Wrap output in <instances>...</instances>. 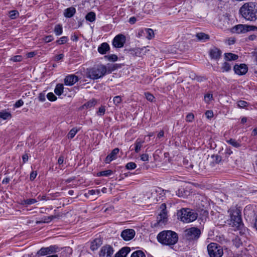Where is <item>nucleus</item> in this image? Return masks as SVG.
<instances>
[{"instance_id":"obj_1","label":"nucleus","mask_w":257,"mask_h":257,"mask_svg":"<svg viewBox=\"0 0 257 257\" xmlns=\"http://www.w3.org/2000/svg\"><path fill=\"white\" fill-rule=\"evenodd\" d=\"M239 12L242 17L248 21H254L257 19V3H246L240 8Z\"/></svg>"},{"instance_id":"obj_2","label":"nucleus","mask_w":257,"mask_h":257,"mask_svg":"<svg viewBox=\"0 0 257 257\" xmlns=\"http://www.w3.org/2000/svg\"><path fill=\"white\" fill-rule=\"evenodd\" d=\"M159 242L162 244L171 245L175 244L178 241V237L177 234L171 230H164L157 236Z\"/></svg>"},{"instance_id":"obj_3","label":"nucleus","mask_w":257,"mask_h":257,"mask_svg":"<svg viewBox=\"0 0 257 257\" xmlns=\"http://www.w3.org/2000/svg\"><path fill=\"white\" fill-rule=\"evenodd\" d=\"M116 69L114 66L108 67V68L103 65H99L96 67L91 68L88 70V77L92 79H97L103 76L107 72L111 73Z\"/></svg>"},{"instance_id":"obj_4","label":"nucleus","mask_w":257,"mask_h":257,"mask_svg":"<svg viewBox=\"0 0 257 257\" xmlns=\"http://www.w3.org/2000/svg\"><path fill=\"white\" fill-rule=\"evenodd\" d=\"M180 219L184 223L191 222L197 218V214L189 208H183L180 210Z\"/></svg>"},{"instance_id":"obj_5","label":"nucleus","mask_w":257,"mask_h":257,"mask_svg":"<svg viewBox=\"0 0 257 257\" xmlns=\"http://www.w3.org/2000/svg\"><path fill=\"white\" fill-rule=\"evenodd\" d=\"M207 250L210 257H221L223 254L222 247L214 242L210 243L208 245Z\"/></svg>"},{"instance_id":"obj_6","label":"nucleus","mask_w":257,"mask_h":257,"mask_svg":"<svg viewBox=\"0 0 257 257\" xmlns=\"http://www.w3.org/2000/svg\"><path fill=\"white\" fill-rule=\"evenodd\" d=\"M228 212L230 216V224L233 227H239L241 223L240 211L237 209H229Z\"/></svg>"},{"instance_id":"obj_7","label":"nucleus","mask_w":257,"mask_h":257,"mask_svg":"<svg viewBox=\"0 0 257 257\" xmlns=\"http://www.w3.org/2000/svg\"><path fill=\"white\" fill-rule=\"evenodd\" d=\"M200 234V230L196 227H191L184 231V236L188 240H197Z\"/></svg>"},{"instance_id":"obj_8","label":"nucleus","mask_w":257,"mask_h":257,"mask_svg":"<svg viewBox=\"0 0 257 257\" xmlns=\"http://www.w3.org/2000/svg\"><path fill=\"white\" fill-rule=\"evenodd\" d=\"M160 212L157 216V222L159 224H163L167 221L168 216L166 210V205L165 203L162 204L159 208Z\"/></svg>"},{"instance_id":"obj_9","label":"nucleus","mask_w":257,"mask_h":257,"mask_svg":"<svg viewBox=\"0 0 257 257\" xmlns=\"http://www.w3.org/2000/svg\"><path fill=\"white\" fill-rule=\"evenodd\" d=\"M257 31V27L253 26L239 24L231 29V32H249Z\"/></svg>"},{"instance_id":"obj_10","label":"nucleus","mask_w":257,"mask_h":257,"mask_svg":"<svg viewBox=\"0 0 257 257\" xmlns=\"http://www.w3.org/2000/svg\"><path fill=\"white\" fill-rule=\"evenodd\" d=\"M125 42V37L122 34H119L113 39L112 44L115 48H121Z\"/></svg>"},{"instance_id":"obj_11","label":"nucleus","mask_w":257,"mask_h":257,"mask_svg":"<svg viewBox=\"0 0 257 257\" xmlns=\"http://www.w3.org/2000/svg\"><path fill=\"white\" fill-rule=\"evenodd\" d=\"M113 252L112 247L109 245H106L101 248L99 255L101 257H111Z\"/></svg>"},{"instance_id":"obj_12","label":"nucleus","mask_w":257,"mask_h":257,"mask_svg":"<svg viewBox=\"0 0 257 257\" xmlns=\"http://www.w3.org/2000/svg\"><path fill=\"white\" fill-rule=\"evenodd\" d=\"M135 231L133 229H126L122 231L121 236L125 241L133 239L135 235Z\"/></svg>"},{"instance_id":"obj_13","label":"nucleus","mask_w":257,"mask_h":257,"mask_svg":"<svg viewBox=\"0 0 257 257\" xmlns=\"http://www.w3.org/2000/svg\"><path fill=\"white\" fill-rule=\"evenodd\" d=\"M235 73L239 75L245 74L247 72V67L244 64H240L239 65H235L233 68Z\"/></svg>"},{"instance_id":"obj_14","label":"nucleus","mask_w":257,"mask_h":257,"mask_svg":"<svg viewBox=\"0 0 257 257\" xmlns=\"http://www.w3.org/2000/svg\"><path fill=\"white\" fill-rule=\"evenodd\" d=\"M78 81V77L71 74L66 76L64 79V83L66 85L72 86Z\"/></svg>"},{"instance_id":"obj_15","label":"nucleus","mask_w":257,"mask_h":257,"mask_svg":"<svg viewBox=\"0 0 257 257\" xmlns=\"http://www.w3.org/2000/svg\"><path fill=\"white\" fill-rule=\"evenodd\" d=\"M119 149L116 148L114 149L112 152L109 154L105 158V162L106 163H109L112 161L116 158V155L119 152Z\"/></svg>"},{"instance_id":"obj_16","label":"nucleus","mask_w":257,"mask_h":257,"mask_svg":"<svg viewBox=\"0 0 257 257\" xmlns=\"http://www.w3.org/2000/svg\"><path fill=\"white\" fill-rule=\"evenodd\" d=\"M130 251V248L128 247H123L115 254L114 257H126Z\"/></svg>"},{"instance_id":"obj_17","label":"nucleus","mask_w":257,"mask_h":257,"mask_svg":"<svg viewBox=\"0 0 257 257\" xmlns=\"http://www.w3.org/2000/svg\"><path fill=\"white\" fill-rule=\"evenodd\" d=\"M221 51L216 48H214L210 51V56L212 59H218L221 55Z\"/></svg>"},{"instance_id":"obj_18","label":"nucleus","mask_w":257,"mask_h":257,"mask_svg":"<svg viewBox=\"0 0 257 257\" xmlns=\"http://www.w3.org/2000/svg\"><path fill=\"white\" fill-rule=\"evenodd\" d=\"M109 46L107 43H103L98 48V51L101 54H105L109 50Z\"/></svg>"},{"instance_id":"obj_19","label":"nucleus","mask_w":257,"mask_h":257,"mask_svg":"<svg viewBox=\"0 0 257 257\" xmlns=\"http://www.w3.org/2000/svg\"><path fill=\"white\" fill-rule=\"evenodd\" d=\"M102 241L100 238L95 239L91 244L90 248L92 250H95L101 245Z\"/></svg>"},{"instance_id":"obj_20","label":"nucleus","mask_w":257,"mask_h":257,"mask_svg":"<svg viewBox=\"0 0 257 257\" xmlns=\"http://www.w3.org/2000/svg\"><path fill=\"white\" fill-rule=\"evenodd\" d=\"M76 13V9L73 7H70L66 9L65 11L64 15L66 18H71Z\"/></svg>"},{"instance_id":"obj_21","label":"nucleus","mask_w":257,"mask_h":257,"mask_svg":"<svg viewBox=\"0 0 257 257\" xmlns=\"http://www.w3.org/2000/svg\"><path fill=\"white\" fill-rule=\"evenodd\" d=\"M196 37L199 41L204 42L209 39V36L205 33H197Z\"/></svg>"},{"instance_id":"obj_22","label":"nucleus","mask_w":257,"mask_h":257,"mask_svg":"<svg viewBox=\"0 0 257 257\" xmlns=\"http://www.w3.org/2000/svg\"><path fill=\"white\" fill-rule=\"evenodd\" d=\"M12 117V114L10 112L6 110H3L0 111V118L4 119H9Z\"/></svg>"},{"instance_id":"obj_23","label":"nucleus","mask_w":257,"mask_h":257,"mask_svg":"<svg viewBox=\"0 0 257 257\" xmlns=\"http://www.w3.org/2000/svg\"><path fill=\"white\" fill-rule=\"evenodd\" d=\"M144 143V141L140 139H138L135 142V152L136 153H139L141 150V148L143 146V145Z\"/></svg>"},{"instance_id":"obj_24","label":"nucleus","mask_w":257,"mask_h":257,"mask_svg":"<svg viewBox=\"0 0 257 257\" xmlns=\"http://www.w3.org/2000/svg\"><path fill=\"white\" fill-rule=\"evenodd\" d=\"M64 86L62 84H58L54 90V92L57 95H61L63 92Z\"/></svg>"},{"instance_id":"obj_25","label":"nucleus","mask_w":257,"mask_h":257,"mask_svg":"<svg viewBox=\"0 0 257 257\" xmlns=\"http://www.w3.org/2000/svg\"><path fill=\"white\" fill-rule=\"evenodd\" d=\"M85 19L87 21L92 22L95 20L96 15L94 12H89L85 16Z\"/></svg>"},{"instance_id":"obj_26","label":"nucleus","mask_w":257,"mask_h":257,"mask_svg":"<svg viewBox=\"0 0 257 257\" xmlns=\"http://www.w3.org/2000/svg\"><path fill=\"white\" fill-rule=\"evenodd\" d=\"M238 58V57L237 55L231 53L225 54V59L227 61L235 60Z\"/></svg>"},{"instance_id":"obj_27","label":"nucleus","mask_w":257,"mask_h":257,"mask_svg":"<svg viewBox=\"0 0 257 257\" xmlns=\"http://www.w3.org/2000/svg\"><path fill=\"white\" fill-rule=\"evenodd\" d=\"M231 68V64L229 63L225 62L222 64V66L221 67L222 71L224 72H228L229 70H230Z\"/></svg>"},{"instance_id":"obj_28","label":"nucleus","mask_w":257,"mask_h":257,"mask_svg":"<svg viewBox=\"0 0 257 257\" xmlns=\"http://www.w3.org/2000/svg\"><path fill=\"white\" fill-rule=\"evenodd\" d=\"M96 101L94 100H90L87 103H85L82 106V108H91L93 106H94L96 104Z\"/></svg>"},{"instance_id":"obj_29","label":"nucleus","mask_w":257,"mask_h":257,"mask_svg":"<svg viewBox=\"0 0 257 257\" xmlns=\"http://www.w3.org/2000/svg\"><path fill=\"white\" fill-rule=\"evenodd\" d=\"M19 16V13L18 11L12 10L9 12V17L11 19H15Z\"/></svg>"},{"instance_id":"obj_30","label":"nucleus","mask_w":257,"mask_h":257,"mask_svg":"<svg viewBox=\"0 0 257 257\" xmlns=\"http://www.w3.org/2000/svg\"><path fill=\"white\" fill-rule=\"evenodd\" d=\"M112 172L111 170H108L99 172L97 173V176H108L112 174Z\"/></svg>"},{"instance_id":"obj_31","label":"nucleus","mask_w":257,"mask_h":257,"mask_svg":"<svg viewBox=\"0 0 257 257\" xmlns=\"http://www.w3.org/2000/svg\"><path fill=\"white\" fill-rule=\"evenodd\" d=\"M131 257H146V255L142 251L137 250L132 254Z\"/></svg>"},{"instance_id":"obj_32","label":"nucleus","mask_w":257,"mask_h":257,"mask_svg":"<svg viewBox=\"0 0 257 257\" xmlns=\"http://www.w3.org/2000/svg\"><path fill=\"white\" fill-rule=\"evenodd\" d=\"M227 142L235 148H238L240 146V144L234 139H231L227 141Z\"/></svg>"},{"instance_id":"obj_33","label":"nucleus","mask_w":257,"mask_h":257,"mask_svg":"<svg viewBox=\"0 0 257 257\" xmlns=\"http://www.w3.org/2000/svg\"><path fill=\"white\" fill-rule=\"evenodd\" d=\"M78 132L77 129L76 128H73L71 129L67 135L68 139H72L76 135Z\"/></svg>"},{"instance_id":"obj_34","label":"nucleus","mask_w":257,"mask_h":257,"mask_svg":"<svg viewBox=\"0 0 257 257\" xmlns=\"http://www.w3.org/2000/svg\"><path fill=\"white\" fill-rule=\"evenodd\" d=\"M37 202V201L35 199H30L24 200L22 202V204H23V205H25V204L31 205V204H34Z\"/></svg>"},{"instance_id":"obj_35","label":"nucleus","mask_w":257,"mask_h":257,"mask_svg":"<svg viewBox=\"0 0 257 257\" xmlns=\"http://www.w3.org/2000/svg\"><path fill=\"white\" fill-rule=\"evenodd\" d=\"M55 217L54 216H50L48 217H44L42 219V220L40 221H37V223H39L40 222H44V223H48L51 220H52Z\"/></svg>"},{"instance_id":"obj_36","label":"nucleus","mask_w":257,"mask_h":257,"mask_svg":"<svg viewBox=\"0 0 257 257\" xmlns=\"http://www.w3.org/2000/svg\"><path fill=\"white\" fill-rule=\"evenodd\" d=\"M105 58H106L109 61H111L113 62L116 61L117 60V56L115 54H111L110 55L105 56Z\"/></svg>"},{"instance_id":"obj_37","label":"nucleus","mask_w":257,"mask_h":257,"mask_svg":"<svg viewBox=\"0 0 257 257\" xmlns=\"http://www.w3.org/2000/svg\"><path fill=\"white\" fill-rule=\"evenodd\" d=\"M113 101L115 105H118L121 102L122 98L120 96H116L113 98Z\"/></svg>"},{"instance_id":"obj_38","label":"nucleus","mask_w":257,"mask_h":257,"mask_svg":"<svg viewBox=\"0 0 257 257\" xmlns=\"http://www.w3.org/2000/svg\"><path fill=\"white\" fill-rule=\"evenodd\" d=\"M125 167L128 170H133L137 167V165L134 162H129L126 164Z\"/></svg>"},{"instance_id":"obj_39","label":"nucleus","mask_w":257,"mask_h":257,"mask_svg":"<svg viewBox=\"0 0 257 257\" xmlns=\"http://www.w3.org/2000/svg\"><path fill=\"white\" fill-rule=\"evenodd\" d=\"M47 97L48 100L51 101H55L57 99L56 96L52 92L48 93L47 95Z\"/></svg>"},{"instance_id":"obj_40","label":"nucleus","mask_w":257,"mask_h":257,"mask_svg":"<svg viewBox=\"0 0 257 257\" xmlns=\"http://www.w3.org/2000/svg\"><path fill=\"white\" fill-rule=\"evenodd\" d=\"M105 112V108L104 106H101L98 109V111L97 112V114L98 115L102 116L104 114Z\"/></svg>"},{"instance_id":"obj_41","label":"nucleus","mask_w":257,"mask_h":257,"mask_svg":"<svg viewBox=\"0 0 257 257\" xmlns=\"http://www.w3.org/2000/svg\"><path fill=\"white\" fill-rule=\"evenodd\" d=\"M194 116L192 113H188L186 117V120L188 122H192L194 120Z\"/></svg>"},{"instance_id":"obj_42","label":"nucleus","mask_w":257,"mask_h":257,"mask_svg":"<svg viewBox=\"0 0 257 257\" xmlns=\"http://www.w3.org/2000/svg\"><path fill=\"white\" fill-rule=\"evenodd\" d=\"M22 60V57L20 55L15 56L11 58V60L14 62H20Z\"/></svg>"},{"instance_id":"obj_43","label":"nucleus","mask_w":257,"mask_h":257,"mask_svg":"<svg viewBox=\"0 0 257 257\" xmlns=\"http://www.w3.org/2000/svg\"><path fill=\"white\" fill-rule=\"evenodd\" d=\"M233 244L236 247H238L242 244V242L239 238L236 237L233 240Z\"/></svg>"},{"instance_id":"obj_44","label":"nucleus","mask_w":257,"mask_h":257,"mask_svg":"<svg viewBox=\"0 0 257 257\" xmlns=\"http://www.w3.org/2000/svg\"><path fill=\"white\" fill-rule=\"evenodd\" d=\"M212 99V94H206L204 96V100L207 103H209V101Z\"/></svg>"},{"instance_id":"obj_45","label":"nucleus","mask_w":257,"mask_h":257,"mask_svg":"<svg viewBox=\"0 0 257 257\" xmlns=\"http://www.w3.org/2000/svg\"><path fill=\"white\" fill-rule=\"evenodd\" d=\"M247 102L243 100H240L237 102V106L240 108H244L246 106Z\"/></svg>"},{"instance_id":"obj_46","label":"nucleus","mask_w":257,"mask_h":257,"mask_svg":"<svg viewBox=\"0 0 257 257\" xmlns=\"http://www.w3.org/2000/svg\"><path fill=\"white\" fill-rule=\"evenodd\" d=\"M49 250L48 248H42L39 251V253L41 255H45L49 252Z\"/></svg>"},{"instance_id":"obj_47","label":"nucleus","mask_w":257,"mask_h":257,"mask_svg":"<svg viewBox=\"0 0 257 257\" xmlns=\"http://www.w3.org/2000/svg\"><path fill=\"white\" fill-rule=\"evenodd\" d=\"M24 104V101L22 99H19L14 104V106L16 108L20 107Z\"/></svg>"},{"instance_id":"obj_48","label":"nucleus","mask_w":257,"mask_h":257,"mask_svg":"<svg viewBox=\"0 0 257 257\" xmlns=\"http://www.w3.org/2000/svg\"><path fill=\"white\" fill-rule=\"evenodd\" d=\"M145 96L146 99L150 101H152L154 99V96L149 93H146Z\"/></svg>"},{"instance_id":"obj_49","label":"nucleus","mask_w":257,"mask_h":257,"mask_svg":"<svg viewBox=\"0 0 257 257\" xmlns=\"http://www.w3.org/2000/svg\"><path fill=\"white\" fill-rule=\"evenodd\" d=\"M67 41V38L66 37H63L61 38L59 40H57V43L59 44H63L65 43Z\"/></svg>"},{"instance_id":"obj_50","label":"nucleus","mask_w":257,"mask_h":257,"mask_svg":"<svg viewBox=\"0 0 257 257\" xmlns=\"http://www.w3.org/2000/svg\"><path fill=\"white\" fill-rule=\"evenodd\" d=\"M205 115L207 118L210 119L213 116V113L211 110H207L205 112Z\"/></svg>"},{"instance_id":"obj_51","label":"nucleus","mask_w":257,"mask_h":257,"mask_svg":"<svg viewBox=\"0 0 257 257\" xmlns=\"http://www.w3.org/2000/svg\"><path fill=\"white\" fill-rule=\"evenodd\" d=\"M88 194L91 195H93L96 194H99L100 193V190H90L88 191Z\"/></svg>"},{"instance_id":"obj_52","label":"nucleus","mask_w":257,"mask_h":257,"mask_svg":"<svg viewBox=\"0 0 257 257\" xmlns=\"http://www.w3.org/2000/svg\"><path fill=\"white\" fill-rule=\"evenodd\" d=\"M141 160L142 161H149V155L147 154H142L141 156Z\"/></svg>"},{"instance_id":"obj_53","label":"nucleus","mask_w":257,"mask_h":257,"mask_svg":"<svg viewBox=\"0 0 257 257\" xmlns=\"http://www.w3.org/2000/svg\"><path fill=\"white\" fill-rule=\"evenodd\" d=\"M62 27L60 25H57L54 29V32H62Z\"/></svg>"},{"instance_id":"obj_54","label":"nucleus","mask_w":257,"mask_h":257,"mask_svg":"<svg viewBox=\"0 0 257 257\" xmlns=\"http://www.w3.org/2000/svg\"><path fill=\"white\" fill-rule=\"evenodd\" d=\"M37 175L36 171H33L30 174V179L31 180H34Z\"/></svg>"},{"instance_id":"obj_55","label":"nucleus","mask_w":257,"mask_h":257,"mask_svg":"<svg viewBox=\"0 0 257 257\" xmlns=\"http://www.w3.org/2000/svg\"><path fill=\"white\" fill-rule=\"evenodd\" d=\"M235 41V40L234 38H230L227 40L226 43L228 45H230L233 44Z\"/></svg>"},{"instance_id":"obj_56","label":"nucleus","mask_w":257,"mask_h":257,"mask_svg":"<svg viewBox=\"0 0 257 257\" xmlns=\"http://www.w3.org/2000/svg\"><path fill=\"white\" fill-rule=\"evenodd\" d=\"M28 159L29 156L27 154H25L22 156V160L24 164L27 162L28 161Z\"/></svg>"},{"instance_id":"obj_57","label":"nucleus","mask_w":257,"mask_h":257,"mask_svg":"<svg viewBox=\"0 0 257 257\" xmlns=\"http://www.w3.org/2000/svg\"><path fill=\"white\" fill-rule=\"evenodd\" d=\"M147 34L146 38L148 40H151L154 38L155 37V33H146Z\"/></svg>"},{"instance_id":"obj_58","label":"nucleus","mask_w":257,"mask_h":257,"mask_svg":"<svg viewBox=\"0 0 257 257\" xmlns=\"http://www.w3.org/2000/svg\"><path fill=\"white\" fill-rule=\"evenodd\" d=\"M137 21L136 18L135 17H131L129 19V23L131 24H134Z\"/></svg>"},{"instance_id":"obj_59","label":"nucleus","mask_w":257,"mask_h":257,"mask_svg":"<svg viewBox=\"0 0 257 257\" xmlns=\"http://www.w3.org/2000/svg\"><path fill=\"white\" fill-rule=\"evenodd\" d=\"M53 40L52 36H48L45 37L44 40L46 43L51 42Z\"/></svg>"},{"instance_id":"obj_60","label":"nucleus","mask_w":257,"mask_h":257,"mask_svg":"<svg viewBox=\"0 0 257 257\" xmlns=\"http://www.w3.org/2000/svg\"><path fill=\"white\" fill-rule=\"evenodd\" d=\"M36 54V53L35 52H29L27 54V57L28 58H32L35 56Z\"/></svg>"},{"instance_id":"obj_61","label":"nucleus","mask_w":257,"mask_h":257,"mask_svg":"<svg viewBox=\"0 0 257 257\" xmlns=\"http://www.w3.org/2000/svg\"><path fill=\"white\" fill-rule=\"evenodd\" d=\"M64 162V157L62 156H61L59 159H58V163L59 164V165H61L62 164H63Z\"/></svg>"},{"instance_id":"obj_62","label":"nucleus","mask_w":257,"mask_h":257,"mask_svg":"<svg viewBox=\"0 0 257 257\" xmlns=\"http://www.w3.org/2000/svg\"><path fill=\"white\" fill-rule=\"evenodd\" d=\"M63 57H64V55L62 54L58 55L57 56H56L55 60L56 61H59V60L62 59L63 58Z\"/></svg>"},{"instance_id":"obj_63","label":"nucleus","mask_w":257,"mask_h":257,"mask_svg":"<svg viewBox=\"0 0 257 257\" xmlns=\"http://www.w3.org/2000/svg\"><path fill=\"white\" fill-rule=\"evenodd\" d=\"M39 99L41 101H44L45 100V97L44 95L40 94L39 96Z\"/></svg>"},{"instance_id":"obj_64","label":"nucleus","mask_w":257,"mask_h":257,"mask_svg":"<svg viewBox=\"0 0 257 257\" xmlns=\"http://www.w3.org/2000/svg\"><path fill=\"white\" fill-rule=\"evenodd\" d=\"M164 131H161L157 135V138H162L164 136Z\"/></svg>"}]
</instances>
